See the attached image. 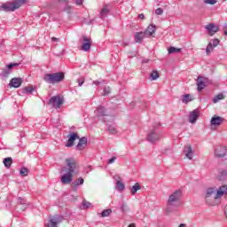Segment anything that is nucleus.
<instances>
[{
  "label": "nucleus",
  "instance_id": "nucleus-41",
  "mask_svg": "<svg viewBox=\"0 0 227 227\" xmlns=\"http://www.w3.org/2000/svg\"><path fill=\"white\" fill-rule=\"evenodd\" d=\"M156 15H162L164 13V10L162 8H158L155 11Z\"/></svg>",
  "mask_w": 227,
  "mask_h": 227
},
{
  "label": "nucleus",
  "instance_id": "nucleus-37",
  "mask_svg": "<svg viewBox=\"0 0 227 227\" xmlns=\"http://www.w3.org/2000/svg\"><path fill=\"white\" fill-rule=\"evenodd\" d=\"M151 77L153 81H157V79H159V72L153 71L151 74Z\"/></svg>",
  "mask_w": 227,
  "mask_h": 227
},
{
  "label": "nucleus",
  "instance_id": "nucleus-7",
  "mask_svg": "<svg viewBox=\"0 0 227 227\" xmlns=\"http://www.w3.org/2000/svg\"><path fill=\"white\" fill-rule=\"evenodd\" d=\"M224 123V118L219 115H214L210 120L211 129H217V127H221Z\"/></svg>",
  "mask_w": 227,
  "mask_h": 227
},
{
  "label": "nucleus",
  "instance_id": "nucleus-6",
  "mask_svg": "<svg viewBox=\"0 0 227 227\" xmlns=\"http://www.w3.org/2000/svg\"><path fill=\"white\" fill-rule=\"evenodd\" d=\"M180 198H182V192L177 190L174 192L168 200V207H173L175 203H178L180 201Z\"/></svg>",
  "mask_w": 227,
  "mask_h": 227
},
{
  "label": "nucleus",
  "instance_id": "nucleus-20",
  "mask_svg": "<svg viewBox=\"0 0 227 227\" xmlns=\"http://www.w3.org/2000/svg\"><path fill=\"white\" fill-rule=\"evenodd\" d=\"M160 137V134H157L155 131H153L151 132L149 135H148V139L149 141H151L152 143H155V141H159Z\"/></svg>",
  "mask_w": 227,
  "mask_h": 227
},
{
  "label": "nucleus",
  "instance_id": "nucleus-44",
  "mask_svg": "<svg viewBox=\"0 0 227 227\" xmlns=\"http://www.w3.org/2000/svg\"><path fill=\"white\" fill-rule=\"evenodd\" d=\"M114 160H116V157H112V158L109 160L108 163H109V164H113V162H114Z\"/></svg>",
  "mask_w": 227,
  "mask_h": 227
},
{
  "label": "nucleus",
  "instance_id": "nucleus-40",
  "mask_svg": "<svg viewBox=\"0 0 227 227\" xmlns=\"http://www.w3.org/2000/svg\"><path fill=\"white\" fill-rule=\"evenodd\" d=\"M205 4H215L217 0H204Z\"/></svg>",
  "mask_w": 227,
  "mask_h": 227
},
{
  "label": "nucleus",
  "instance_id": "nucleus-32",
  "mask_svg": "<svg viewBox=\"0 0 227 227\" xmlns=\"http://www.w3.org/2000/svg\"><path fill=\"white\" fill-rule=\"evenodd\" d=\"M192 98H191V95L185 94L183 96V103L184 104H189V102H192Z\"/></svg>",
  "mask_w": 227,
  "mask_h": 227
},
{
  "label": "nucleus",
  "instance_id": "nucleus-21",
  "mask_svg": "<svg viewBox=\"0 0 227 227\" xmlns=\"http://www.w3.org/2000/svg\"><path fill=\"white\" fill-rule=\"evenodd\" d=\"M197 86H198V90L201 91V90L205 89V78L199 76L197 79Z\"/></svg>",
  "mask_w": 227,
  "mask_h": 227
},
{
  "label": "nucleus",
  "instance_id": "nucleus-52",
  "mask_svg": "<svg viewBox=\"0 0 227 227\" xmlns=\"http://www.w3.org/2000/svg\"><path fill=\"white\" fill-rule=\"evenodd\" d=\"M63 171H67V168H63Z\"/></svg>",
  "mask_w": 227,
  "mask_h": 227
},
{
  "label": "nucleus",
  "instance_id": "nucleus-12",
  "mask_svg": "<svg viewBox=\"0 0 227 227\" xmlns=\"http://www.w3.org/2000/svg\"><path fill=\"white\" fill-rule=\"evenodd\" d=\"M155 26L153 25H149L145 31L144 32V35L145 38H149V36H155Z\"/></svg>",
  "mask_w": 227,
  "mask_h": 227
},
{
  "label": "nucleus",
  "instance_id": "nucleus-47",
  "mask_svg": "<svg viewBox=\"0 0 227 227\" xmlns=\"http://www.w3.org/2000/svg\"><path fill=\"white\" fill-rule=\"evenodd\" d=\"M51 40H52V42H59V39L56 38V37H52Z\"/></svg>",
  "mask_w": 227,
  "mask_h": 227
},
{
  "label": "nucleus",
  "instance_id": "nucleus-46",
  "mask_svg": "<svg viewBox=\"0 0 227 227\" xmlns=\"http://www.w3.org/2000/svg\"><path fill=\"white\" fill-rule=\"evenodd\" d=\"M138 19H141L143 20V19H145V14H139Z\"/></svg>",
  "mask_w": 227,
  "mask_h": 227
},
{
  "label": "nucleus",
  "instance_id": "nucleus-28",
  "mask_svg": "<svg viewBox=\"0 0 227 227\" xmlns=\"http://www.w3.org/2000/svg\"><path fill=\"white\" fill-rule=\"evenodd\" d=\"M84 184V179L82 177H79L75 179L73 183L74 187H77L78 185H82Z\"/></svg>",
  "mask_w": 227,
  "mask_h": 227
},
{
  "label": "nucleus",
  "instance_id": "nucleus-35",
  "mask_svg": "<svg viewBox=\"0 0 227 227\" xmlns=\"http://www.w3.org/2000/svg\"><path fill=\"white\" fill-rule=\"evenodd\" d=\"M33 91H35V88H33V86L25 87L23 89V93H32Z\"/></svg>",
  "mask_w": 227,
  "mask_h": 227
},
{
  "label": "nucleus",
  "instance_id": "nucleus-15",
  "mask_svg": "<svg viewBox=\"0 0 227 227\" xmlns=\"http://www.w3.org/2000/svg\"><path fill=\"white\" fill-rule=\"evenodd\" d=\"M184 153L185 154L186 159H189V160H192V147L191 145H187L184 147Z\"/></svg>",
  "mask_w": 227,
  "mask_h": 227
},
{
  "label": "nucleus",
  "instance_id": "nucleus-10",
  "mask_svg": "<svg viewBox=\"0 0 227 227\" xmlns=\"http://www.w3.org/2000/svg\"><path fill=\"white\" fill-rule=\"evenodd\" d=\"M22 82H24L22 78L14 77L11 80L9 86L11 88H20V86H22Z\"/></svg>",
  "mask_w": 227,
  "mask_h": 227
},
{
  "label": "nucleus",
  "instance_id": "nucleus-38",
  "mask_svg": "<svg viewBox=\"0 0 227 227\" xmlns=\"http://www.w3.org/2000/svg\"><path fill=\"white\" fill-rule=\"evenodd\" d=\"M209 43L215 48L219 45V43H221V41H219V39H213L211 42H209Z\"/></svg>",
  "mask_w": 227,
  "mask_h": 227
},
{
  "label": "nucleus",
  "instance_id": "nucleus-31",
  "mask_svg": "<svg viewBox=\"0 0 227 227\" xmlns=\"http://www.w3.org/2000/svg\"><path fill=\"white\" fill-rule=\"evenodd\" d=\"M214 49H215L214 46H212V43H208L207 48H206V53L207 56H209V54L211 52H214Z\"/></svg>",
  "mask_w": 227,
  "mask_h": 227
},
{
  "label": "nucleus",
  "instance_id": "nucleus-45",
  "mask_svg": "<svg viewBox=\"0 0 227 227\" xmlns=\"http://www.w3.org/2000/svg\"><path fill=\"white\" fill-rule=\"evenodd\" d=\"M76 4H82V0H75Z\"/></svg>",
  "mask_w": 227,
  "mask_h": 227
},
{
  "label": "nucleus",
  "instance_id": "nucleus-33",
  "mask_svg": "<svg viewBox=\"0 0 227 227\" xmlns=\"http://www.w3.org/2000/svg\"><path fill=\"white\" fill-rule=\"evenodd\" d=\"M113 213V210L111 209H106L101 213V217H109L111 214Z\"/></svg>",
  "mask_w": 227,
  "mask_h": 227
},
{
  "label": "nucleus",
  "instance_id": "nucleus-5",
  "mask_svg": "<svg viewBox=\"0 0 227 227\" xmlns=\"http://www.w3.org/2000/svg\"><path fill=\"white\" fill-rule=\"evenodd\" d=\"M80 51H83L84 52H88L90 49H91V39L86 35H82V39H80Z\"/></svg>",
  "mask_w": 227,
  "mask_h": 227
},
{
  "label": "nucleus",
  "instance_id": "nucleus-14",
  "mask_svg": "<svg viewBox=\"0 0 227 227\" xmlns=\"http://www.w3.org/2000/svg\"><path fill=\"white\" fill-rule=\"evenodd\" d=\"M75 139H79V135H77V133H72L71 135H69V138L66 146H67V148L74 146Z\"/></svg>",
  "mask_w": 227,
  "mask_h": 227
},
{
  "label": "nucleus",
  "instance_id": "nucleus-1",
  "mask_svg": "<svg viewBox=\"0 0 227 227\" xmlns=\"http://www.w3.org/2000/svg\"><path fill=\"white\" fill-rule=\"evenodd\" d=\"M227 196V185L223 184L218 189L215 187L208 188L206 191L205 201L209 207H215L218 204L217 200Z\"/></svg>",
  "mask_w": 227,
  "mask_h": 227
},
{
  "label": "nucleus",
  "instance_id": "nucleus-50",
  "mask_svg": "<svg viewBox=\"0 0 227 227\" xmlns=\"http://www.w3.org/2000/svg\"><path fill=\"white\" fill-rule=\"evenodd\" d=\"M179 227H186L185 223H181Z\"/></svg>",
  "mask_w": 227,
  "mask_h": 227
},
{
  "label": "nucleus",
  "instance_id": "nucleus-25",
  "mask_svg": "<svg viewBox=\"0 0 227 227\" xmlns=\"http://www.w3.org/2000/svg\"><path fill=\"white\" fill-rule=\"evenodd\" d=\"M12 163H13V159H12V157H8L4 160V164L5 168H12Z\"/></svg>",
  "mask_w": 227,
  "mask_h": 227
},
{
  "label": "nucleus",
  "instance_id": "nucleus-30",
  "mask_svg": "<svg viewBox=\"0 0 227 227\" xmlns=\"http://www.w3.org/2000/svg\"><path fill=\"white\" fill-rule=\"evenodd\" d=\"M107 13H109V7L107 5H104V7L102 8L101 12H100V17H104L106 15H107Z\"/></svg>",
  "mask_w": 227,
  "mask_h": 227
},
{
  "label": "nucleus",
  "instance_id": "nucleus-3",
  "mask_svg": "<svg viewBox=\"0 0 227 227\" xmlns=\"http://www.w3.org/2000/svg\"><path fill=\"white\" fill-rule=\"evenodd\" d=\"M43 81H45V82H48V84H58V82L65 81V73L59 72L53 74H47L44 75Z\"/></svg>",
  "mask_w": 227,
  "mask_h": 227
},
{
  "label": "nucleus",
  "instance_id": "nucleus-9",
  "mask_svg": "<svg viewBox=\"0 0 227 227\" xmlns=\"http://www.w3.org/2000/svg\"><path fill=\"white\" fill-rule=\"evenodd\" d=\"M227 147L225 145H219L215 149V157L221 159L223 157H226Z\"/></svg>",
  "mask_w": 227,
  "mask_h": 227
},
{
  "label": "nucleus",
  "instance_id": "nucleus-34",
  "mask_svg": "<svg viewBox=\"0 0 227 227\" xmlns=\"http://www.w3.org/2000/svg\"><path fill=\"white\" fill-rule=\"evenodd\" d=\"M20 175H21V176H27L29 170L27 168H22L20 171Z\"/></svg>",
  "mask_w": 227,
  "mask_h": 227
},
{
  "label": "nucleus",
  "instance_id": "nucleus-36",
  "mask_svg": "<svg viewBox=\"0 0 227 227\" xmlns=\"http://www.w3.org/2000/svg\"><path fill=\"white\" fill-rule=\"evenodd\" d=\"M82 208H90L91 207V202L88 201V200H83L82 203Z\"/></svg>",
  "mask_w": 227,
  "mask_h": 227
},
{
  "label": "nucleus",
  "instance_id": "nucleus-29",
  "mask_svg": "<svg viewBox=\"0 0 227 227\" xmlns=\"http://www.w3.org/2000/svg\"><path fill=\"white\" fill-rule=\"evenodd\" d=\"M219 100H224V95L223 94L220 93L213 98L214 104H217V102H219Z\"/></svg>",
  "mask_w": 227,
  "mask_h": 227
},
{
  "label": "nucleus",
  "instance_id": "nucleus-17",
  "mask_svg": "<svg viewBox=\"0 0 227 227\" xmlns=\"http://www.w3.org/2000/svg\"><path fill=\"white\" fill-rule=\"evenodd\" d=\"M96 114H97L98 118H99V120L104 121V119L102 117L107 116V111H106V108H104L103 106H100L96 111Z\"/></svg>",
  "mask_w": 227,
  "mask_h": 227
},
{
  "label": "nucleus",
  "instance_id": "nucleus-16",
  "mask_svg": "<svg viewBox=\"0 0 227 227\" xmlns=\"http://www.w3.org/2000/svg\"><path fill=\"white\" fill-rule=\"evenodd\" d=\"M13 67H19V63H11L5 67V69L3 70V75H9L10 72H12Z\"/></svg>",
  "mask_w": 227,
  "mask_h": 227
},
{
  "label": "nucleus",
  "instance_id": "nucleus-49",
  "mask_svg": "<svg viewBox=\"0 0 227 227\" xmlns=\"http://www.w3.org/2000/svg\"><path fill=\"white\" fill-rule=\"evenodd\" d=\"M125 208H127V205L122 206V211L124 212Z\"/></svg>",
  "mask_w": 227,
  "mask_h": 227
},
{
  "label": "nucleus",
  "instance_id": "nucleus-8",
  "mask_svg": "<svg viewBox=\"0 0 227 227\" xmlns=\"http://www.w3.org/2000/svg\"><path fill=\"white\" fill-rule=\"evenodd\" d=\"M63 103H64V99L59 96H53L50 99L51 106H52V107H55L56 109H59V107L63 106Z\"/></svg>",
  "mask_w": 227,
  "mask_h": 227
},
{
  "label": "nucleus",
  "instance_id": "nucleus-11",
  "mask_svg": "<svg viewBox=\"0 0 227 227\" xmlns=\"http://www.w3.org/2000/svg\"><path fill=\"white\" fill-rule=\"evenodd\" d=\"M61 223V220H59V217L53 216L52 218H50L48 220V223H46V227H58V224Z\"/></svg>",
  "mask_w": 227,
  "mask_h": 227
},
{
  "label": "nucleus",
  "instance_id": "nucleus-27",
  "mask_svg": "<svg viewBox=\"0 0 227 227\" xmlns=\"http://www.w3.org/2000/svg\"><path fill=\"white\" fill-rule=\"evenodd\" d=\"M181 51H182V49L175 48L173 46L168 49V54H176V53L181 52Z\"/></svg>",
  "mask_w": 227,
  "mask_h": 227
},
{
  "label": "nucleus",
  "instance_id": "nucleus-24",
  "mask_svg": "<svg viewBox=\"0 0 227 227\" xmlns=\"http://www.w3.org/2000/svg\"><path fill=\"white\" fill-rule=\"evenodd\" d=\"M140 190H141V185L139 184V183H137L135 184V185L132 186L130 193L132 194V196H134V194H136Z\"/></svg>",
  "mask_w": 227,
  "mask_h": 227
},
{
  "label": "nucleus",
  "instance_id": "nucleus-2",
  "mask_svg": "<svg viewBox=\"0 0 227 227\" xmlns=\"http://www.w3.org/2000/svg\"><path fill=\"white\" fill-rule=\"evenodd\" d=\"M67 172L60 177L61 184H72L74 180V175H77V169H79V163L74 158L66 159Z\"/></svg>",
  "mask_w": 227,
  "mask_h": 227
},
{
  "label": "nucleus",
  "instance_id": "nucleus-42",
  "mask_svg": "<svg viewBox=\"0 0 227 227\" xmlns=\"http://www.w3.org/2000/svg\"><path fill=\"white\" fill-rule=\"evenodd\" d=\"M78 86H82L84 84V78H81L80 80H77Z\"/></svg>",
  "mask_w": 227,
  "mask_h": 227
},
{
  "label": "nucleus",
  "instance_id": "nucleus-4",
  "mask_svg": "<svg viewBox=\"0 0 227 227\" xmlns=\"http://www.w3.org/2000/svg\"><path fill=\"white\" fill-rule=\"evenodd\" d=\"M24 3H26V0H15L14 2H9L2 4L1 8H3L4 12H15V10H19Z\"/></svg>",
  "mask_w": 227,
  "mask_h": 227
},
{
  "label": "nucleus",
  "instance_id": "nucleus-39",
  "mask_svg": "<svg viewBox=\"0 0 227 227\" xmlns=\"http://www.w3.org/2000/svg\"><path fill=\"white\" fill-rule=\"evenodd\" d=\"M108 132H110V134H116V128H114V126H109Z\"/></svg>",
  "mask_w": 227,
  "mask_h": 227
},
{
  "label": "nucleus",
  "instance_id": "nucleus-26",
  "mask_svg": "<svg viewBox=\"0 0 227 227\" xmlns=\"http://www.w3.org/2000/svg\"><path fill=\"white\" fill-rule=\"evenodd\" d=\"M227 176V172L226 170L223 169H218V178L219 180H224V178H226Z\"/></svg>",
  "mask_w": 227,
  "mask_h": 227
},
{
  "label": "nucleus",
  "instance_id": "nucleus-23",
  "mask_svg": "<svg viewBox=\"0 0 227 227\" xmlns=\"http://www.w3.org/2000/svg\"><path fill=\"white\" fill-rule=\"evenodd\" d=\"M116 189L117 191H120V192L125 191V184H123L120 179L116 181Z\"/></svg>",
  "mask_w": 227,
  "mask_h": 227
},
{
  "label": "nucleus",
  "instance_id": "nucleus-48",
  "mask_svg": "<svg viewBox=\"0 0 227 227\" xmlns=\"http://www.w3.org/2000/svg\"><path fill=\"white\" fill-rule=\"evenodd\" d=\"M99 83H100V82H99L98 81H94V84H95L96 86H98Z\"/></svg>",
  "mask_w": 227,
  "mask_h": 227
},
{
  "label": "nucleus",
  "instance_id": "nucleus-19",
  "mask_svg": "<svg viewBox=\"0 0 227 227\" xmlns=\"http://www.w3.org/2000/svg\"><path fill=\"white\" fill-rule=\"evenodd\" d=\"M144 38H146V35H145V32H137L135 34L136 43H141V42H143Z\"/></svg>",
  "mask_w": 227,
  "mask_h": 227
},
{
  "label": "nucleus",
  "instance_id": "nucleus-18",
  "mask_svg": "<svg viewBox=\"0 0 227 227\" xmlns=\"http://www.w3.org/2000/svg\"><path fill=\"white\" fill-rule=\"evenodd\" d=\"M88 145V138L86 137H83L80 138L78 145H76L77 150H84V146Z\"/></svg>",
  "mask_w": 227,
  "mask_h": 227
},
{
  "label": "nucleus",
  "instance_id": "nucleus-51",
  "mask_svg": "<svg viewBox=\"0 0 227 227\" xmlns=\"http://www.w3.org/2000/svg\"><path fill=\"white\" fill-rule=\"evenodd\" d=\"M60 3H67V0H59Z\"/></svg>",
  "mask_w": 227,
  "mask_h": 227
},
{
  "label": "nucleus",
  "instance_id": "nucleus-13",
  "mask_svg": "<svg viewBox=\"0 0 227 227\" xmlns=\"http://www.w3.org/2000/svg\"><path fill=\"white\" fill-rule=\"evenodd\" d=\"M206 29L208 31L210 36H214V35L219 31V27L215 26L214 23H210L206 27Z\"/></svg>",
  "mask_w": 227,
  "mask_h": 227
},
{
  "label": "nucleus",
  "instance_id": "nucleus-43",
  "mask_svg": "<svg viewBox=\"0 0 227 227\" xmlns=\"http://www.w3.org/2000/svg\"><path fill=\"white\" fill-rule=\"evenodd\" d=\"M104 93H105V95H109V93H111V89L109 87L108 88H105Z\"/></svg>",
  "mask_w": 227,
  "mask_h": 227
},
{
  "label": "nucleus",
  "instance_id": "nucleus-22",
  "mask_svg": "<svg viewBox=\"0 0 227 227\" xmlns=\"http://www.w3.org/2000/svg\"><path fill=\"white\" fill-rule=\"evenodd\" d=\"M198 120V111L193 110L190 113L189 115V121L190 123H196V121Z\"/></svg>",
  "mask_w": 227,
  "mask_h": 227
}]
</instances>
